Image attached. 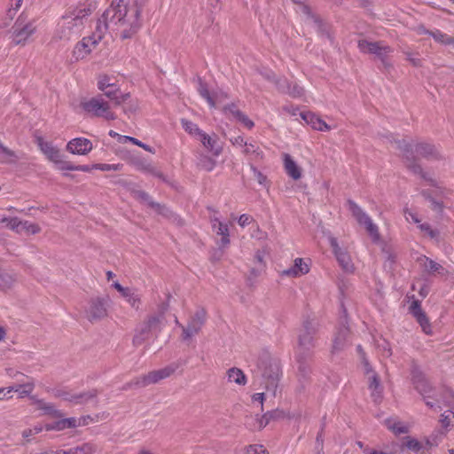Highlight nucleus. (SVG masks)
Here are the masks:
<instances>
[{
    "mask_svg": "<svg viewBox=\"0 0 454 454\" xmlns=\"http://www.w3.org/2000/svg\"><path fill=\"white\" fill-rule=\"evenodd\" d=\"M91 10L87 7L76 6L67 9L58 23L57 35L61 40H69L79 35L84 27L87 17Z\"/></svg>",
    "mask_w": 454,
    "mask_h": 454,
    "instance_id": "f257e3e1",
    "label": "nucleus"
},
{
    "mask_svg": "<svg viewBox=\"0 0 454 454\" xmlns=\"http://www.w3.org/2000/svg\"><path fill=\"white\" fill-rule=\"evenodd\" d=\"M257 368L263 380L262 384L265 388L275 395L280 377L279 362L269 353L263 352L259 356Z\"/></svg>",
    "mask_w": 454,
    "mask_h": 454,
    "instance_id": "f03ea898",
    "label": "nucleus"
},
{
    "mask_svg": "<svg viewBox=\"0 0 454 454\" xmlns=\"http://www.w3.org/2000/svg\"><path fill=\"white\" fill-rule=\"evenodd\" d=\"M125 14L126 12H121V10L116 9L115 1H113L98 20L95 31L90 37L98 43L111 25L117 26L121 30L124 29L126 27Z\"/></svg>",
    "mask_w": 454,
    "mask_h": 454,
    "instance_id": "7ed1b4c3",
    "label": "nucleus"
},
{
    "mask_svg": "<svg viewBox=\"0 0 454 454\" xmlns=\"http://www.w3.org/2000/svg\"><path fill=\"white\" fill-rule=\"evenodd\" d=\"M160 318L155 315H149L145 319L137 325L132 343L135 347L142 345L152 336L157 337L161 331Z\"/></svg>",
    "mask_w": 454,
    "mask_h": 454,
    "instance_id": "20e7f679",
    "label": "nucleus"
},
{
    "mask_svg": "<svg viewBox=\"0 0 454 454\" xmlns=\"http://www.w3.org/2000/svg\"><path fill=\"white\" fill-rule=\"evenodd\" d=\"M319 323L316 318H306L302 322L298 336L297 351L309 352L315 347V336L318 331Z\"/></svg>",
    "mask_w": 454,
    "mask_h": 454,
    "instance_id": "39448f33",
    "label": "nucleus"
},
{
    "mask_svg": "<svg viewBox=\"0 0 454 454\" xmlns=\"http://www.w3.org/2000/svg\"><path fill=\"white\" fill-rule=\"evenodd\" d=\"M411 376L414 388L424 400L427 398L437 400L435 389L431 386L420 367L414 361H412L411 365Z\"/></svg>",
    "mask_w": 454,
    "mask_h": 454,
    "instance_id": "423d86ee",
    "label": "nucleus"
},
{
    "mask_svg": "<svg viewBox=\"0 0 454 454\" xmlns=\"http://www.w3.org/2000/svg\"><path fill=\"white\" fill-rule=\"evenodd\" d=\"M82 108L91 116L103 117L106 120H115L116 115L110 111V105L101 96L91 98L81 103Z\"/></svg>",
    "mask_w": 454,
    "mask_h": 454,
    "instance_id": "0eeeda50",
    "label": "nucleus"
},
{
    "mask_svg": "<svg viewBox=\"0 0 454 454\" xmlns=\"http://www.w3.org/2000/svg\"><path fill=\"white\" fill-rule=\"evenodd\" d=\"M176 369V366H167L160 370L150 372L148 374L138 377L133 380L132 381L127 383L123 387V389L126 390L133 386L144 387L150 384H155L160 380L169 377L172 373H174Z\"/></svg>",
    "mask_w": 454,
    "mask_h": 454,
    "instance_id": "6e6552de",
    "label": "nucleus"
},
{
    "mask_svg": "<svg viewBox=\"0 0 454 454\" xmlns=\"http://www.w3.org/2000/svg\"><path fill=\"white\" fill-rule=\"evenodd\" d=\"M357 47L363 53L374 54L380 60L392 52V48L381 42H370L366 39L358 41Z\"/></svg>",
    "mask_w": 454,
    "mask_h": 454,
    "instance_id": "1a4fd4ad",
    "label": "nucleus"
},
{
    "mask_svg": "<svg viewBox=\"0 0 454 454\" xmlns=\"http://www.w3.org/2000/svg\"><path fill=\"white\" fill-rule=\"evenodd\" d=\"M110 299L108 296L92 298L90 301L88 318L90 322L98 321L107 316Z\"/></svg>",
    "mask_w": 454,
    "mask_h": 454,
    "instance_id": "9d476101",
    "label": "nucleus"
},
{
    "mask_svg": "<svg viewBox=\"0 0 454 454\" xmlns=\"http://www.w3.org/2000/svg\"><path fill=\"white\" fill-rule=\"evenodd\" d=\"M13 38L14 44H23L27 39L35 32V27L31 22L25 23L22 15L18 18L13 26Z\"/></svg>",
    "mask_w": 454,
    "mask_h": 454,
    "instance_id": "9b49d317",
    "label": "nucleus"
},
{
    "mask_svg": "<svg viewBox=\"0 0 454 454\" xmlns=\"http://www.w3.org/2000/svg\"><path fill=\"white\" fill-rule=\"evenodd\" d=\"M329 243L333 249V252L342 270L346 272L351 273L354 270V265L352 263L350 255L347 251L343 250L334 237H329Z\"/></svg>",
    "mask_w": 454,
    "mask_h": 454,
    "instance_id": "f8f14e48",
    "label": "nucleus"
},
{
    "mask_svg": "<svg viewBox=\"0 0 454 454\" xmlns=\"http://www.w3.org/2000/svg\"><path fill=\"white\" fill-rule=\"evenodd\" d=\"M9 374L12 377H20L21 379H18V380L20 381L19 384H15L8 387L7 394L15 391L19 393V396L22 398L24 396L29 395L32 393V391L35 388V383L32 379L20 372H15L13 375L11 372Z\"/></svg>",
    "mask_w": 454,
    "mask_h": 454,
    "instance_id": "ddd939ff",
    "label": "nucleus"
},
{
    "mask_svg": "<svg viewBox=\"0 0 454 454\" xmlns=\"http://www.w3.org/2000/svg\"><path fill=\"white\" fill-rule=\"evenodd\" d=\"M409 311L415 317L416 321L421 326L426 334L432 333V327L426 312L421 308V302L419 300H413L409 307Z\"/></svg>",
    "mask_w": 454,
    "mask_h": 454,
    "instance_id": "4468645a",
    "label": "nucleus"
},
{
    "mask_svg": "<svg viewBox=\"0 0 454 454\" xmlns=\"http://www.w3.org/2000/svg\"><path fill=\"white\" fill-rule=\"evenodd\" d=\"M416 153L427 160H441L443 159L439 148L431 143L421 142L415 145Z\"/></svg>",
    "mask_w": 454,
    "mask_h": 454,
    "instance_id": "2eb2a0df",
    "label": "nucleus"
},
{
    "mask_svg": "<svg viewBox=\"0 0 454 454\" xmlns=\"http://www.w3.org/2000/svg\"><path fill=\"white\" fill-rule=\"evenodd\" d=\"M311 353L303 352V351H296V361L298 364V377L299 381L303 385V383L309 380V375L311 373L310 365L309 360L310 358Z\"/></svg>",
    "mask_w": 454,
    "mask_h": 454,
    "instance_id": "dca6fc26",
    "label": "nucleus"
},
{
    "mask_svg": "<svg viewBox=\"0 0 454 454\" xmlns=\"http://www.w3.org/2000/svg\"><path fill=\"white\" fill-rule=\"evenodd\" d=\"M93 148L90 140L84 137H76L70 140L67 145V151L78 155H86Z\"/></svg>",
    "mask_w": 454,
    "mask_h": 454,
    "instance_id": "f3484780",
    "label": "nucleus"
},
{
    "mask_svg": "<svg viewBox=\"0 0 454 454\" xmlns=\"http://www.w3.org/2000/svg\"><path fill=\"white\" fill-rule=\"evenodd\" d=\"M349 329L345 325H341L335 333L332 352L338 353L343 350L348 345Z\"/></svg>",
    "mask_w": 454,
    "mask_h": 454,
    "instance_id": "a211bd4d",
    "label": "nucleus"
},
{
    "mask_svg": "<svg viewBox=\"0 0 454 454\" xmlns=\"http://www.w3.org/2000/svg\"><path fill=\"white\" fill-rule=\"evenodd\" d=\"M278 90L290 95L293 98H300L303 95V88L296 82H289L286 79L281 78L275 81Z\"/></svg>",
    "mask_w": 454,
    "mask_h": 454,
    "instance_id": "6ab92c4d",
    "label": "nucleus"
},
{
    "mask_svg": "<svg viewBox=\"0 0 454 454\" xmlns=\"http://www.w3.org/2000/svg\"><path fill=\"white\" fill-rule=\"evenodd\" d=\"M97 44L98 43L91 37H84L75 45L73 51V55L76 60L82 59L90 54L92 51V48L96 47Z\"/></svg>",
    "mask_w": 454,
    "mask_h": 454,
    "instance_id": "aec40b11",
    "label": "nucleus"
},
{
    "mask_svg": "<svg viewBox=\"0 0 454 454\" xmlns=\"http://www.w3.org/2000/svg\"><path fill=\"white\" fill-rule=\"evenodd\" d=\"M300 116L302 120L305 121L306 123L309 124L314 129L319 131H328L330 130V126L317 117L315 114L311 112H302L300 114Z\"/></svg>",
    "mask_w": 454,
    "mask_h": 454,
    "instance_id": "412c9836",
    "label": "nucleus"
},
{
    "mask_svg": "<svg viewBox=\"0 0 454 454\" xmlns=\"http://www.w3.org/2000/svg\"><path fill=\"white\" fill-rule=\"evenodd\" d=\"M200 139L204 147L210 151L215 156L220 155L223 147L220 145L216 136L210 137L203 131L200 136Z\"/></svg>",
    "mask_w": 454,
    "mask_h": 454,
    "instance_id": "4be33fe9",
    "label": "nucleus"
},
{
    "mask_svg": "<svg viewBox=\"0 0 454 454\" xmlns=\"http://www.w3.org/2000/svg\"><path fill=\"white\" fill-rule=\"evenodd\" d=\"M38 145L41 151L47 156V158L53 161H59L62 155L58 148H56L51 142L43 141V138H38Z\"/></svg>",
    "mask_w": 454,
    "mask_h": 454,
    "instance_id": "5701e85b",
    "label": "nucleus"
},
{
    "mask_svg": "<svg viewBox=\"0 0 454 454\" xmlns=\"http://www.w3.org/2000/svg\"><path fill=\"white\" fill-rule=\"evenodd\" d=\"M309 271V267L302 258H296L294 265L283 271V274L288 277H299Z\"/></svg>",
    "mask_w": 454,
    "mask_h": 454,
    "instance_id": "b1692460",
    "label": "nucleus"
},
{
    "mask_svg": "<svg viewBox=\"0 0 454 454\" xmlns=\"http://www.w3.org/2000/svg\"><path fill=\"white\" fill-rule=\"evenodd\" d=\"M400 447L402 450L403 448H406L416 454H427V452L426 451V447H424V444L418 441L417 439L411 436H405L402 438Z\"/></svg>",
    "mask_w": 454,
    "mask_h": 454,
    "instance_id": "393cba45",
    "label": "nucleus"
},
{
    "mask_svg": "<svg viewBox=\"0 0 454 454\" xmlns=\"http://www.w3.org/2000/svg\"><path fill=\"white\" fill-rule=\"evenodd\" d=\"M97 445L92 442H84L82 445L70 448L68 450H61V454H94L97 451Z\"/></svg>",
    "mask_w": 454,
    "mask_h": 454,
    "instance_id": "a878e982",
    "label": "nucleus"
},
{
    "mask_svg": "<svg viewBox=\"0 0 454 454\" xmlns=\"http://www.w3.org/2000/svg\"><path fill=\"white\" fill-rule=\"evenodd\" d=\"M285 169L289 176L294 180H298L301 176V169L292 157L286 153L284 155Z\"/></svg>",
    "mask_w": 454,
    "mask_h": 454,
    "instance_id": "bb28decb",
    "label": "nucleus"
},
{
    "mask_svg": "<svg viewBox=\"0 0 454 454\" xmlns=\"http://www.w3.org/2000/svg\"><path fill=\"white\" fill-rule=\"evenodd\" d=\"M369 388L372 390V397L374 402H379L381 399L382 387L380 385V380L376 372H373L372 376L369 377Z\"/></svg>",
    "mask_w": 454,
    "mask_h": 454,
    "instance_id": "cd10ccee",
    "label": "nucleus"
},
{
    "mask_svg": "<svg viewBox=\"0 0 454 454\" xmlns=\"http://www.w3.org/2000/svg\"><path fill=\"white\" fill-rule=\"evenodd\" d=\"M206 310L203 308H200L196 310L195 314L193 315L188 325L194 329V332H200L202 325L206 322Z\"/></svg>",
    "mask_w": 454,
    "mask_h": 454,
    "instance_id": "c85d7f7f",
    "label": "nucleus"
},
{
    "mask_svg": "<svg viewBox=\"0 0 454 454\" xmlns=\"http://www.w3.org/2000/svg\"><path fill=\"white\" fill-rule=\"evenodd\" d=\"M284 416V412L279 410H273L267 411L262 415L261 419H258V428L262 429L265 427L270 421L276 420Z\"/></svg>",
    "mask_w": 454,
    "mask_h": 454,
    "instance_id": "c756f323",
    "label": "nucleus"
},
{
    "mask_svg": "<svg viewBox=\"0 0 454 454\" xmlns=\"http://www.w3.org/2000/svg\"><path fill=\"white\" fill-rule=\"evenodd\" d=\"M420 194L426 200H427L431 204L430 207L433 211H434L438 214H442L443 212V208H444L443 203L442 201L436 200L433 197L431 191L422 190L420 192Z\"/></svg>",
    "mask_w": 454,
    "mask_h": 454,
    "instance_id": "7c9ffc66",
    "label": "nucleus"
},
{
    "mask_svg": "<svg viewBox=\"0 0 454 454\" xmlns=\"http://www.w3.org/2000/svg\"><path fill=\"white\" fill-rule=\"evenodd\" d=\"M98 88L99 90L104 92L106 97L107 91H113L114 89H119V87L112 82V78L106 74L100 75L98 77Z\"/></svg>",
    "mask_w": 454,
    "mask_h": 454,
    "instance_id": "2f4dec72",
    "label": "nucleus"
},
{
    "mask_svg": "<svg viewBox=\"0 0 454 454\" xmlns=\"http://www.w3.org/2000/svg\"><path fill=\"white\" fill-rule=\"evenodd\" d=\"M228 380L231 382H235L239 385H245L247 382V378L244 372L237 368L232 367L227 372Z\"/></svg>",
    "mask_w": 454,
    "mask_h": 454,
    "instance_id": "473e14b6",
    "label": "nucleus"
},
{
    "mask_svg": "<svg viewBox=\"0 0 454 454\" xmlns=\"http://www.w3.org/2000/svg\"><path fill=\"white\" fill-rule=\"evenodd\" d=\"M348 210L352 213V215L356 218L358 223L362 224V222L368 217L362 208L352 200L347 201Z\"/></svg>",
    "mask_w": 454,
    "mask_h": 454,
    "instance_id": "72a5a7b5",
    "label": "nucleus"
},
{
    "mask_svg": "<svg viewBox=\"0 0 454 454\" xmlns=\"http://www.w3.org/2000/svg\"><path fill=\"white\" fill-rule=\"evenodd\" d=\"M313 22L317 27V31L319 34V35L322 37H326L331 43H333V38L330 31V26L327 23L324 22L320 19V17L315 18V20Z\"/></svg>",
    "mask_w": 454,
    "mask_h": 454,
    "instance_id": "f704fd0d",
    "label": "nucleus"
},
{
    "mask_svg": "<svg viewBox=\"0 0 454 454\" xmlns=\"http://www.w3.org/2000/svg\"><path fill=\"white\" fill-rule=\"evenodd\" d=\"M396 147L403 153L404 160L412 159L414 155L411 145L405 139H394Z\"/></svg>",
    "mask_w": 454,
    "mask_h": 454,
    "instance_id": "c9c22d12",
    "label": "nucleus"
},
{
    "mask_svg": "<svg viewBox=\"0 0 454 454\" xmlns=\"http://www.w3.org/2000/svg\"><path fill=\"white\" fill-rule=\"evenodd\" d=\"M14 282L13 275L0 267V290L4 291L11 288Z\"/></svg>",
    "mask_w": 454,
    "mask_h": 454,
    "instance_id": "e433bc0d",
    "label": "nucleus"
},
{
    "mask_svg": "<svg viewBox=\"0 0 454 454\" xmlns=\"http://www.w3.org/2000/svg\"><path fill=\"white\" fill-rule=\"evenodd\" d=\"M98 395V391L97 389H90L86 392L75 394L74 403H76V404L86 403L90 400L96 399Z\"/></svg>",
    "mask_w": 454,
    "mask_h": 454,
    "instance_id": "4c0bfd02",
    "label": "nucleus"
},
{
    "mask_svg": "<svg viewBox=\"0 0 454 454\" xmlns=\"http://www.w3.org/2000/svg\"><path fill=\"white\" fill-rule=\"evenodd\" d=\"M35 403L38 404V408L43 411L45 414L51 415L55 418H61L63 416L62 412L55 409L54 405L51 403H47L43 400H36Z\"/></svg>",
    "mask_w": 454,
    "mask_h": 454,
    "instance_id": "58836bf2",
    "label": "nucleus"
},
{
    "mask_svg": "<svg viewBox=\"0 0 454 454\" xmlns=\"http://www.w3.org/2000/svg\"><path fill=\"white\" fill-rule=\"evenodd\" d=\"M425 262H424V268L429 274H443L442 271L444 270V268L438 262L433 261L432 259L424 256L423 257Z\"/></svg>",
    "mask_w": 454,
    "mask_h": 454,
    "instance_id": "ea45409f",
    "label": "nucleus"
},
{
    "mask_svg": "<svg viewBox=\"0 0 454 454\" xmlns=\"http://www.w3.org/2000/svg\"><path fill=\"white\" fill-rule=\"evenodd\" d=\"M198 91L200 95L207 100V102L211 107L215 106V101L213 96L209 93L207 83H205L200 78H199Z\"/></svg>",
    "mask_w": 454,
    "mask_h": 454,
    "instance_id": "a19ab883",
    "label": "nucleus"
},
{
    "mask_svg": "<svg viewBox=\"0 0 454 454\" xmlns=\"http://www.w3.org/2000/svg\"><path fill=\"white\" fill-rule=\"evenodd\" d=\"M181 124H182V127L183 129L187 132L189 133L190 135H193V136H200V134L203 132V130H201L197 124L193 123L192 121H189V120H186V119H182L181 120Z\"/></svg>",
    "mask_w": 454,
    "mask_h": 454,
    "instance_id": "79ce46f5",
    "label": "nucleus"
},
{
    "mask_svg": "<svg viewBox=\"0 0 454 454\" xmlns=\"http://www.w3.org/2000/svg\"><path fill=\"white\" fill-rule=\"evenodd\" d=\"M406 168L415 175L421 176L424 172L422 166L418 162L416 156H413L412 159L405 160Z\"/></svg>",
    "mask_w": 454,
    "mask_h": 454,
    "instance_id": "37998d69",
    "label": "nucleus"
},
{
    "mask_svg": "<svg viewBox=\"0 0 454 454\" xmlns=\"http://www.w3.org/2000/svg\"><path fill=\"white\" fill-rule=\"evenodd\" d=\"M56 422H57L58 431H61L66 428H74L78 426H81V423H78L76 419H74V418L62 419Z\"/></svg>",
    "mask_w": 454,
    "mask_h": 454,
    "instance_id": "c03bdc74",
    "label": "nucleus"
},
{
    "mask_svg": "<svg viewBox=\"0 0 454 454\" xmlns=\"http://www.w3.org/2000/svg\"><path fill=\"white\" fill-rule=\"evenodd\" d=\"M362 224L365 226L366 231L374 240L379 239L380 235L378 231V227L376 224L372 223V219L369 216L362 222Z\"/></svg>",
    "mask_w": 454,
    "mask_h": 454,
    "instance_id": "a18cd8bd",
    "label": "nucleus"
},
{
    "mask_svg": "<svg viewBox=\"0 0 454 454\" xmlns=\"http://www.w3.org/2000/svg\"><path fill=\"white\" fill-rule=\"evenodd\" d=\"M419 228L421 231L426 232L430 237V239H435L437 241L439 240L440 231L436 229H433L429 223H421L419 225Z\"/></svg>",
    "mask_w": 454,
    "mask_h": 454,
    "instance_id": "49530a36",
    "label": "nucleus"
},
{
    "mask_svg": "<svg viewBox=\"0 0 454 454\" xmlns=\"http://www.w3.org/2000/svg\"><path fill=\"white\" fill-rule=\"evenodd\" d=\"M212 228L217 235L223 236L224 233H229L228 225L218 221L217 218L212 219Z\"/></svg>",
    "mask_w": 454,
    "mask_h": 454,
    "instance_id": "de8ad7c7",
    "label": "nucleus"
},
{
    "mask_svg": "<svg viewBox=\"0 0 454 454\" xmlns=\"http://www.w3.org/2000/svg\"><path fill=\"white\" fill-rule=\"evenodd\" d=\"M43 427L42 425L38 424V425H35V427H33L32 428H27V429L23 430L21 434H22V437L26 439V442H31L30 436L35 435V434L41 433L43 431Z\"/></svg>",
    "mask_w": 454,
    "mask_h": 454,
    "instance_id": "09e8293b",
    "label": "nucleus"
},
{
    "mask_svg": "<svg viewBox=\"0 0 454 454\" xmlns=\"http://www.w3.org/2000/svg\"><path fill=\"white\" fill-rule=\"evenodd\" d=\"M151 208L154 209L159 215H161L167 218H171L174 215L167 206L158 202H154Z\"/></svg>",
    "mask_w": 454,
    "mask_h": 454,
    "instance_id": "8fccbe9b",
    "label": "nucleus"
},
{
    "mask_svg": "<svg viewBox=\"0 0 454 454\" xmlns=\"http://www.w3.org/2000/svg\"><path fill=\"white\" fill-rule=\"evenodd\" d=\"M223 112L226 115L231 114L236 120L243 114L234 103L224 106Z\"/></svg>",
    "mask_w": 454,
    "mask_h": 454,
    "instance_id": "3c124183",
    "label": "nucleus"
},
{
    "mask_svg": "<svg viewBox=\"0 0 454 454\" xmlns=\"http://www.w3.org/2000/svg\"><path fill=\"white\" fill-rule=\"evenodd\" d=\"M198 165L207 171H211L215 166V161L208 156H202Z\"/></svg>",
    "mask_w": 454,
    "mask_h": 454,
    "instance_id": "603ef678",
    "label": "nucleus"
},
{
    "mask_svg": "<svg viewBox=\"0 0 454 454\" xmlns=\"http://www.w3.org/2000/svg\"><path fill=\"white\" fill-rule=\"evenodd\" d=\"M121 139H123V142L129 141L132 144H134L139 147H142L145 151L154 153V150L150 145L144 144L143 142L139 141L138 139H137L133 137L124 136V137H121Z\"/></svg>",
    "mask_w": 454,
    "mask_h": 454,
    "instance_id": "864d4df0",
    "label": "nucleus"
},
{
    "mask_svg": "<svg viewBox=\"0 0 454 454\" xmlns=\"http://www.w3.org/2000/svg\"><path fill=\"white\" fill-rule=\"evenodd\" d=\"M387 423H389L388 421ZM387 427L395 434H407L409 432L408 427L403 425L401 422L394 423L392 425L387 424Z\"/></svg>",
    "mask_w": 454,
    "mask_h": 454,
    "instance_id": "5fc2aeb1",
    "label": "nucleus"
},
{
    "mask_svg": "<svg viewBox=\"0 0 454 454\" xmlns=\"http://www.w3.org/2000/svg\"><path fill=\"white\" fill-rule=\"evenodd\" d=\"M137 199L145 203L148 207H152L153 204L155 202L152 197L145 191H137L135 192Z\"/></svg>",
    "mask_w": 454,
    "mask_h": 454,
    "instance_id": "6e6d98bb",
    "label": "nucleus"
},
{
    "mask_svg": "<svg viewBox=\"0 0 454 454\" xmlns=\"http://www.w3.org/2000/svg\"><path fill=\"white\" fill-rule=\"evenodd\" d=\"M20 226L27 233H31V234H36L41 230L37 224L29 223L28 221L20 222Z\"/></svg>",
    "mask_w": 454,
    "mask_h": 454,
    "instance_id": "4d7b16f0",
    "label": "nucleus"
},
{
    "mask_svg": "<svg viewBox=\"0 0 454 454\" xmlns=\"http://www.w3.org/2000/svg\"><path fill=\"white\" fill-rule=\"evenodd\" d=\"M251 170L253 171L254 176L255 179L257 180V182L260 184L266 186L267 183H268L267 176L265 175H263L260 170H258L254 165H251Z\"/></svg>",
    "mask_w": 454,
    "mask_h": 454,
    "instance_id": "13d9d810",
    "label": "nucleus"
},
{
    "mask_svg": "<svg viewBox=\"0 0 454 454\" xmlns=\"http://www.w3.org/2000/svg\"><path fill=\"white\" fill-rule=\"evenodd\" d=\"M119 94L120 89H114V90L113 91H107L106 97L113 101L114 106H121V104H123V102L121 101V98Z\"/></svg>",
    "mask_w": 454,
    "mask_h": 454,
    "instance_id": "bf43d9fd",
    "label": "nucleus"
},
{
    "mask_svg": "<svg viewBox=\"0 0 454 454\" xmlns=\"http://www.w3.org/2000/svg\"><path fill=\"white\" fill-rule=\"evenodd\" d=\"M55 396L59 397L65 401L74 403V396L75 394H71L70 392H67L66 390H56L55 391Z\"/></svg>",
    "mask_w": 454,
    "mask_h": 454,
    "instance_id": "052dcab7",
    "label": "nucleus"
},
{
    "mask_svg": "<svg viewBox=\"0 0 454 454\" xmlns=\"http://www.w3.org/2000/svg\"><path fill=\"white\" fill-rule=\"evenodd\" d=\"M247 454H269V452L262 445L254 444L247 447Z\"/></svg>",
    "mask_w": 454,
    "mask_h": 454,
    "instance_id": "680f3d73",
    "label": "nucleus"
},
{
    "mask_svg": "<svg viewBox=\"0 0 454 454\" xmlns=\"http://www.w3.org/2000/svg\"><path fill=\"white\" fill-rule=\"evenodd\" d=\"M55 163L60 170H76V165L70 161L63 160L62 158H59V161H56Z\"/></svg>",
    "mask_w": 454,
    "mask_h": 454,
    "instance_id": "e2e57ef3",
    "label": "nucleus"
},
{
    "mask_svg": "<svg viewBox=\"0 0 454 454\" xmlns=\"http://www.w3.org/2000/svg\"><path fill=\"white\" fill-rule=\"evenodd\" d=\"M380 350L381 351V355L384 357H389L392 355V350L390 348V344L386 340H383L381 343L378 345Z\"/></svg>",
    "mask_w": 454,
    "mask_h": 454,
    "instance_id": "0e129e2a",
    "label": "nucleus"
},
{
    "mask_svg": "<svg viewBox=\"0 0 454 454\" xmlns=\"http://www.w3.org/2000/svg\"><path fill=\"white\" fill-rule=\"evenodd\" d=\"M442 400L447 404L451 405L454 401V392L451 389L446 388L442 391Z\"/></svg>",
    "mask_w": 454,
    "mask_h": 454,
    "instance_id": "69168bd1",
    "label": "nucleus"
},
{
    "mask_svg": "<svg viewBox=\"0 0 454 454\" xmlns=\"http://www.w3.org/2000/svg\"><path fill=\"white\" fill-rule=\"evenodd\" d=\"M93 168H95V169H100V170H103V171L119 170V169H121L119 164H100V163H98V164H94Z\"/></svg>",
    "mask_w": 454,
    "mask_h": 454,
    "instance_id": "338daca9",
    "label": "nucleus"
},
{
    "mask_svg": "<svg viewBox=\"0 0 454 454\" xmlns=\"http://www.w3.org/2000/svg\"><path fill=\"white\" fill-rule=\"evenodd\" d=\"M127 299V301L133 307V308H136V309H138L139 307V304H140V297L138 296L137 294H136L134 291H132L130 293V294H129V296L126 298Z\"/></svg>",
    "mask_w": 454,
    "mask_h": 454,
    "instance_id": "774afa93",
    "label": "nucleus"
}]
</instances>
